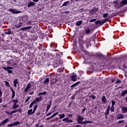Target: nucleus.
Here are the masks:
<instances>
[{"mask_svg": "<svg viewBox=\"0 0 127 127\" xmlns=\"http://www.w3.org/2000/svg\"><path fill=\"white\" fill-rule=\"evenodd\" d=\"M3 69L5 70V71H7V73H8L9 74H11V73H12V70H13V67H10V66H4L3 67Z\"/></svg>", "mask_w": 127, "mask_h": 127, "instance_id": "f257e3e1", "label": "nucleus"}, {"mask_svg": "<svg viewBox=\"0 0 127 127\" xmlns=\"http://www.w3.org/2000/svg\"><path fill=\"white\" fill-rule=\"evenodd\" d=\"M126 4H127V0H122L120 5H119V6H118V8L123 7V6H125V5H126Z\"/></svg>", "mask_w": 127, "mask_h": 127, "instance_id": "f03ea898", "label": "nucleus"}, {"mask_svg": "<svg viewBox=\"0 0 127 127\" xmlns=\"http://www.w3.org/2000/svg\"><path fill=\"white\" fill-rule=\"evenodd\" d=\"M9 11H10V12H11V13H13V14H16L17 13H20V12H21V11H17L16 9L12 8L9 9Z\"/></svg>", "mask_w": 127, "mask_h": 127, "instance_id": "7ed1b4c3", "label": "nucleus"}, {"mask_svg": "<svg viewBox=\"0 0 127 127\" xmlns=\"http://www.w3.org/2000/svg\"><path fill=\"white\" fill-rule=\"evenodd\" d=\"M84 117L82 116H79L77 119V123H79V124H82L84 122Z\"/></svg>", "mask_w": 127, "mask_h": 127, "instance_id": "20e7f679", "label": "nucleus"}, {"mask_svg": "<svg viewBox=\"0 0 127 127\" xmlns=\"http://www.w3.org/2000/svg\"><path fill=\"white\" fill-rule=\"evenodd\" d=\"M90 42L91 40L87 39L83 42V44H85L87 48H88L89 46H91Z\"/></svg>", "mask_w": 127, "mask_h": 127, "instance_id": "39448f33", "label": "nucleus"}, {"mask_svg": "<svg viewBox=\"0 0 127 127\" xmlns=\"http://www.w3.org/2000/svg\"><path fill=\"white\" fill-rule=\"evenodd\" d=\"M8 122H9V119L6 118V119L4 120L3 121L0 123V127H2V126H4V125H5V124H7V123H8Z\"/></svg>", "mask_w": 127, "mask_h": 127, "instance_id": "423d86ee", "label": "nucleus"}, {"mask_svg": "<svg viewBox=\"0 0 127 127\" xmlns=\"http://www.w3.org/2000/svg\"><path fill=\"white\" fill-rule=\"evenodd\" d=\"M31 28H32V26H28L27 27H24L21 28L20 29V30H21L22 31H23L24 30H28L29 29H31Z\"/></svg>", "mask_w": 127, "mask_h": 127, "instance_id": "0eeeda50", "label": "nucleus"}, {"mask_svg": "<svg viewBox=\"0 0 127 127\" xmlns=\"http://www.w3.org/2000/svg\"><path fill=\"white\" fill-rule=\"evenodd\" d=\"M76 78H77V74L73 73L72 75L71 76V79L72 81H73V82L77 81V79Z\"/></svg>", "mask_w": 127, "mask_h": 127, "instance_id": "6e6552de", "label": "nucleus"}, {"mask_svg": "<svg viewBox=\"0 0 127 127\" xmlns=\"http://www.w3.org/2000/svg\"><path fill=\"white\" fill-rule=\"evenodd\" d=\"M93 33V29H90V28L85 29L86 34L89 35V34H91V33Z\"/></svg>", "mask_w": 127, "mask_h": 127, "instance_id": "1a4fd4ad", "label": "nucleus"}, {"mask_svg": "<svg viewBox=\"0 0 127 127\" xmlns=\"http://www.w3.org/2000/svg\"><path fill=\"white\" fill-rule=\"evenodd\" d=\"M63 122H66V123H73V121L72 120H69V118H65L63 120Z\"/></svg>", "mask_w": 127, "mask_h": 127, "instance_id": "9d476101", "label": "nucleus"}, {"mask_svg": "<svg viewBox=\"0 0 127 127\" xmlns=\"http://www.w3.org/2000/svg\"><path fill=\"white\" fill-rule=\"evenodd\" d=\"M35 5V3L33 1L29 2L27 4L28 7H31V6H34Z\"/></svg>", "mask_w": 127, "mask_h": 127, "instance_id": "9b49d317", "label": "nucleus"}, {"mask_svg": "<svg viewBox=\"0 0 127 127\" xmlns=\"http://www.w3.org/2000/svg\"><path fill=\"white\" fill-rule=\"evenodd\" d=\"M13 82L14 87H15V88H16L17 87L16 84H18V80L17 79V78L15 79Z\"/></svg>", "mask_w": 127, "mask_h": 127, "instance_id": "f8f14e48", "label": "nucleus"}, {"mask_svg": "<svg viewBox=\"0 0 127 127\" xmlns=\"http://www.w3.org/2000/svg\"><path fill=\"white\" fill-rule=\"evenodd\" d=\"M11 91L12 92V97L11 99H14V97H15V91L12 89V87L11 88Z\"/></svg>", "mask_w": 127, "mask_h": 127, "instance_id": "ddd939ff", "label": "nucleus"}, {"mask_svg": "<svg viewBox=\"0 0 127 127\" xmlns=\"http://www.w3.org/2000/svg\"><path fill=\"white\" fill-rule=\"evenodd\" d=\"M43 83L45 85H48V84H49V78H46L45 80L43 81Z\"/></svg>", "mask_w": 127, "mask_h": 127, "instance_id": "4468645a", "label": "nucleus"}, {"mask_svg": "<svg viewBox=\"0 0 127 127\" xmlns=\"http://www.w3.org/2000/svg\"><path fill=\"white\" fill-rule=\"evenodd\" d=\"M122 119H124V115L122 114H120L117 116L118 120H121Z\"/></svg>", "mask_w": 127, "mask_h": 127, "instance_id": "2eb2a0df", "label": "nucleus"}, {"mask_svg": "<svg viewBox=\"0 0 127 127\" xmlns=\"http://www.w3.org/2000/svg\"><path fill=\"white\" fill-rule=\"evenodd\" d=\"M110 107L108 106V108L106 110V112H105V116H108V115H109V113H110Z\"/></svg>", "mask_w": 127, "mask_h": 127, "instance_id": "dca6fc26", "label": "nucleus"}, {"mask_svg": "<svg viewBox=\"0 0 127 127\" xmlns=\"http://www.w3.org/2000/svg\"><path fill=\"white\" fill-rule=\"evenodd\" d=\"M122 113L123 114H126V113H127V107H123L122 108Z\"/></svg>", "mask_w": 127, "mask_h": 127, "instance_id": "f3484780", "label": "nucleus"}, {"mask_svg": "<svg viewBox=\"0 0 127 127\" xmlns=\"http://www.w3.org/2000/svg\"><path fill=\"white\" fill-rule=\"evenodd\" d=\"M90 13L94 15L96 12H97V9H92L90 11Z\"/></svg>", "mask_w": 127, "mask_h": 127, "instance_id": "a211bd4d", "label": "nucleus"}, {"mask_svg": "<svg viewBox=\"0 0 127 127\" xmlns=\"http://www.w3.org/2000/svg\"><path fill=\"white\" fill-rule=\"evenodd\" d=\"M59 116L60 120H62V119H64V118H65V114H59Z\"/></svg>", "mask_w": 127, "mask_h": 127, "instance_id": "6ab92c4d", "label": "nucleus"}, {"mask_svg": "<svg viewBox=\"0 0 127 127\" xmlns=\"http://www.w3.org/2000/svg\"><path fill=\"white\" fill-rule=\"evenodd\" d=\"M113 3H114V4H115V7H117L118 8H119V1L118 0H116V1H113Z\"/></svg>", "mask_w": 127, "mask_h": 127, "instance_id": "aec40b11", "label": "nucleus"}, {"mask_svg": "<svg viewBox=\"0 0 127 127\" xmlns=\"http://www.w3.org/2000/svg\"><path fill=\"white\" fill-rule=\"evenodd\" d=\"M42 96H40L36 98V100L37 101V102H41V101H42Z\"/></svg>", "mask_w": 127, "mask_h": 127, "instance_id": "412c9836", "label": "nucleus"}, {"mask_svg": "<svg viewBox=\"0 0 127 127\" xmlns=\"http://www.w3.org/2000/svg\"><path fill=\"white\" fill-rule=\"evenodd\" d=\"M95 24L97 25H102L103 24V23L102 21H101L100 20H97L96 21Z\"/></svg>", "mask_w": 127, "mask_h": 127, "instance_id": "4be33fe9", "label": "nucleus"}, {"mask_svg": "<svg viewBox=\"0 0 127 127\" xmlns=\"http://www.w3.org/2000/svg\"><path fill=\"white\" fill-rule=\"evenodd\" d=\"M30 88V84H28L26 88L24 90V92H27V91H28V90H29V89Z\"/></svg>", "mask_w": 127, "mask_h": 127, "instance_id": "5701e85b", "label": "nucleus"}, {"mask_svg": "<svg viewBox=\"0 0 127 127\" xmlns=\"http://www.w3.org/2000/svg\"><path fill=\"white\" fill-rule=\"evenodd\" d=\"M87 124H92V121H85L82 123L83 125H87Z\"/></svg>", "mask_w": 127, "mask_h": 127, "instance_id": "b1692460", "label": "nucleus"}, {"mask_svg": "<svg viewBox=\"0 0 127 127\" xmlns=\"http://www.w3.org/2000/svg\"><path fill=\"white\" fill-rule=\"evenodd\" d=\"M102 101L103 103H104V104H106V103H107V99H106V96H102Z\"/></svg>", "mask_w": 127, "mask_h": 127, "instance_id": "393cba45", "label": "nucleus"}, {"mask_svg": "<svg viewBox=\"0 0 127 127\" xmlns=\"http://www.w3.org/2000/svg\"><path fill=\"white\" fill-rule=\"evenodd\" d=\"M5 34H11V30H10V29H8V30L5 31Z\"/></svg>", "mask_w": 127, "mask_h": 127, "instance_id": "a878e982", "label": "nucleus"}, {"mask_svg": "<svg viewBox=\"0 0 127 127\" xmlns=\"http://www.w3.org/2000/svg\"><path fill=\"white\" fill-rule=\"evenodd\" d=\"M127 90H125L122 92L121 96H122V97H124V96H125V95H127Z\"/></svg>", "mask_w": 127, "mask_h": 127, "instance_id": "bb28decb", "label": "nucleus"}, {"mask_svg": "<svg viewBox=\"0 0 127 127\" xmlns=\"http://www.w3.org/2000/svg\"><path fill=\"white\" fill-rule=\"evenodd\" d=\"M78 84H80V81H78L75 83H74L73 84H72L70 88H73V87H76L77 86V85H78Z\"/></svg>", "mask_w": 127, "mask_h": 127, "instance_id": "cd10ccee", "label": "nucleus"}, {"mask_svg": "<svg viewBox=\"0 0 127 127\" xmlns=\"http://www.w3.org/2000/svg\"><path fill=\"white\" fill-rule=\"evenodd\" d=\"M85 57H86L87 58V57H88V58H90V54H89V52H85Z\"/></svg>", "mask_w": 127, "mask_h": 127, "instance_id": "c85d7f7f", "label": "nucleus"}, {"mask_svg": "<svg viewBox=\"0 0 127 127\" xmlns=\"http://www.w3.org/2000/svg\"><path fill=\"white\" fill-rule=\"evenodd\" d=\"M19 107V105L15 104V105H13L12 109H13V110H15V109H16L17 108H18Z\"/></svg>", "mask_w": 127, "mask_h": 127, "instance_id": "c756f323", "label": "nucleus"}, {"mask_svg": "<svg viewBox=\"0 0 127 127\" xmlns=\"http://www.w3.org/2000/svg\"><path fill=\"white\" fill-rule=\"evenodd\" d=\"M46 94H47V92L46 91H44L43 92L39 93L38 94V96H41L42 95H46Z\"/></svg>", "mask_w": 127, "mask_h": 127, "instance_id": "7c9ffc66", "label": "nucleus"}, {"mask_svg": "<svg viewBox=\"0 0 127 127\" xmlns=\"http://www.w3.org/2000/svg\"><path fill=\"white\" fill-rule=\"evenodd\" d=\"M82 21L80 20V21H77V22H76V25H77V26H80V25H81L82 24Z\"/></svg>", "mask_w": 127, "mask_h": 127, "instance_id": "2f4dec72", "label": "nucleus"}, {"mask_svg": "<svg viewBox=\"0 0 127 127\" xmlns=\"http://www.w3.org/2000/svg\"><path fill=\"white\" fill-rule=\"evenodd\" d=\"M27 114H28V115H33V113H32V109H29V110L28 111Z\"/></svg>", "mask_w": 127, "mask_h": 127, "instance_id": "473e14b6", "label": "nucleus"}, {"mask_svg": "<svg viewBox=\"0 0 127 127\" xmlns=\"http://www.w3.org/2000/svg\"><path fill=\"white\" fill-rule=\"evenodd\" d=\"M5 86H7V87H10V85H9V83L7 81H4Z\"/></svg>", "mask_w": 127, "mask_h": 127, "instance_id": "72a5a7b5", "label": "nucleus"}, {"mask_svg": "<svg viewBox=\"0 0 127 127\" xmlns=\"http://www.w3.org/2000/svg\"><path fill=\"white\" fill-rule=\"evenodd\" d=\"M21 24H22V23H19V24L15 25V27L16 28H19V27H21Z\"/></svg>", "mask_w": 127, "mask_h": 127, "instance_id": "f704fd0d", "label": "nucleus"}, {"mask_svg": "<svg viewBox=\"0 0 127 127\" xmlns=\"http://www.w3.org/2000/svg\"><path fill=\"white\" fill-rule=\"evenodd\" d=\"M12 102H13V103H14L13 105H16V104H17V103H18V100L13 99L12 100Z\"/></svg>", "mask_w": 127, "mask_h": 127, "instance_id": "c9c22d12", "label": "nucleus"}, {"mask_svg": "<svg viewBox=\"0 0 127 127\" xmlns=\"http://www.w3.org/2000/svg\"><path fill=\"white\" fill-rule=\"evenodd\" d=\"M68 3H69V1H67L64 2L63 4V6H66V5H67V4H68Z\"/></svg>", "mask_w": 127, "mask_h": 127, "instance_id": "e433bc0d", "label": "nucleus"}, {"mask_svg": "<svg viewBox=\"0 0 127 127\" xmlns=\"http://www.w3.org/2000/svg\"><path fill=\"white\" fill-rule=\"evenodd\" d=\"M13 124H14V126H17V125H19V124H20V122H14Z\"/></svg>", "mask_w": 127, "mask_h": 127, "instance_id": "4c0bfd02", "label": "nucleus"}, {"mask_svg": "<svg viewBox=\"0 0 127 127\" xmlns=\"http://www.w3.org/2000/svg\"><path fill=\"white\" fill-rule=\"evenodd\" d=\"M38 108V105H35L34 106V107H33V110H34L35 111H36V110H37Z\"/></svg>", "mask_w": 127, "mask_h": 127, "instance_id": "58836bf2", "label": "nucleus"}, {"mask_svg": "<svg viewBox=\"0 0 127 127\" xmlns=\"http://www.w3.org/2000/svg\"><path fill=\"white\" fill-rule=\"evenodd\" d=\"M121 83H122V81L120 79H118L116 82V84H121Z\"/></svg>", "mask_w": 127, "mask_h": 127, "instance_id": "ea45409f", "label": "nucleus"}, {"mask_svg": "<svg viewBox=\"0 0 127 127\" xmlns=\"http://www.w3.org/2000/svg\"><path fill=\"white\" fill-rule=\"evenodd\" d=\"M32 104H33V105H34L35 104H37V101L36 100V99H35V100L33 101V102H32Z\"/></svg>", "mask_w": 127, "mask_h": 127, "instance_id": "a19ab883", "label": "nucleus"}, {"mask_svg": "<svg viewBox=\"0 0 127 127\" xmlns=\"http://www.w3.org/2000/svg\"><path fill=\"white\" fill-rule=\"evenodd\" d=\"M7 127H14V124H9V125H7Z\"/></svg>", "mask_w": 127, "mask_h": 127, "instance_id": "79ce46f5", "label": "nucleus"}, {"mask_svg": "<svg viewBox=\"0 0 127 127\" xmlns=\"http://www.w3.org/2000/svg\"><path fill=\"white\" fill-rule=\"evenodd\" d=\"M90 98H91V99H92V100H95V99H96V96H94V95H92V96H91L90 97Z\"/></svg>", "mask_w": 127, "mask_h": 127, "instance_id": "37998d69", "label": "nucleus"}, {"mask_svg": "<svg viewBox=\"0 0 127 127\" xmlns=\"http://www.w3.org/2000/svg\"><path fill=\"white\" fill-rule=\"evenodd\" d=\"M112 106L114 107V106H115V105H116V101H112Z\"/></svg>", "mask_w": 127, "mask_h": 127, "instance_id": "c03bdc74", "label": "nucleus"}, {"mask_svg": "<svg viewBox=\"0 0 127 127\" xmlns=\"http://www.w3.org/2000/svg\"><path fill=\"white\" fill-rule=\"evenodd\" d=\"M97 20V19H90V22H94V21H96Z\"/></svg>", "mask_w": 127, "mask_h": 127, "instance_id": "a18cd8bd", "label": "nucleus"}, {"mask_svg": "<svg viewBox=\"0 0 127 127\" xmlns=\"http://www.w3.org/2000/svg\"><path fill=\"white\" fill-rule=\"evenodd\" d=\"M51 115H52V112L48 113L46 116V117H49V116H51Z\"/></svg>", "mask_w": 127, "mask_h": 127, "instance_id": "49530a36", "label": "nucleus"}, {"mask_svg": "<svg viewBox=\"0 0 127 127\" xmlns=\"http://www.w3.org/2000/svg\"><path fill=\"white\" fill-rule=\"evenodd\" d=\"M108 15H109V14L104 13V14H103V17H107V16H108Z\"/></svg>", "mask_w": 127, "mask_h": 127, "instance_id": "de8ad7c7", "label": "nucleus"}, {"mask_svg": "<svg viewBox=\"0 0 127 127\" xmlns=\"http://www.w3.org/2000/svg\"><path fill=\"white\" fill-rule=\"evenodd\" d=\"M32 23V22L31 21H29L27 22L26 24L27 25H29L30 24H31Z\"/></svg>", "mask_w": 127, "mask_h": 127, "instance_id": "09e8293b", "label": "nucleus"}, {"mask_svg": "<svg viewBox=\"0 0 127 127\" xmlns=\"http://www.w3.org/2000/svg\"><path fill=\"white\" fill-rule=\"evenodd\" d=\"M78 73L79 74H80V75H82V74H84V71H82V70H79L78 71Z\"/></svg>", "mask_w": 127, "mask_h": 127, "instance_id": "8fccbe9b", "label": "nucleus"}, {"mask_svg": "<svg viewBox=\"0 0 127 127\" xmlns=\"http://www.w3.org/2000/svg\"><path fill=\"white\" fill-rule=\"evenodd\" d=\"M111 112H114V111H115V108L114 107V106H111Z\"/></svg>", "mask_w": 127, "mask_h": 127, "instance_id": "3c124183", "label": "nucleus"}, {"mask_svg": "<svg viewBox=\"0 0 127 127\" xmlns=\"http://www.w3.org/2000/svg\"><path fill=\"white\" fill-rule=\"evenodd\" d=\"M50 108H51V104H49V105L47 106V109L48 110H50Z\"/></svg>", "mask_w": 127, "mask_h": 127, "instance_id": "603ef678", "label": "nucleus"}, {"mask_svg": "<svg viewBox=\"0 0 127 127\" xmlns=\"http://www.w3.org/2000/svg\"><path fill=\"white\" fill-rule=\"evenodd\" d=\"M29 100H30V97H28V98L26 99V100H25V103H27V102H28Z\"/></svg>", "mask_w": 127, "mask_h": 127, "instance_id": "864d4df0", "label": "nucleus"}, {"mask_svg": "<svg viewBox=\"0 0 127 127\" xmlns=\"http://www.w3.org/2000/svg\"><path fill=\"white\" fill-rule=\"evenodd\" d=\"M58 114H59V113L57 112V113H56L53 114L52 115H53V116L54 117H56V116H57V115H58Z\"/></svg>", "mask_w": 127, "mask_h": 127, "instance_id": "5fc2aeb1", "label": "nucleus"}, {"mask_svg": "<svg viewBox=\"0 0 127 127\" xmlns=\"http://www.w3.org/2000/svg\"><path fill=\"white\" fill-rule=\"evenodd\" d=\"M1 97H2V91L0 89V98H1Z\"/></svg>", "mask_w": 127, "mask_h": 127, "instance_id": "6e6d98bb", "label": "nucleus"}, {"mask_svg": "<svg viewBox=\"0 0 127 127\" xmlns=\"http://www.w3.org/2000/svg\"><path fill=\"white\" fill-rule=\"evenodd\" d=\"M7 64H8V65H10L11 64V62L9 61H7Z\"/></svg>", "mask_w": 127, "mask_h": 127, "instance_id": "4d7b16f0", "label": "nucleus"}, {"mask_svg": "<svg viewBox=\"0 0 127 127\" xmlns=\"http://www.w3.org/2000/svg\"><path fill=\"white\" fill-rule=\"evenodd\" d=\"M107 19H105L103 21H102V24H104V23H105V22H107Z\"/></svg>", "mask_w": 127, "mask_h": 127, "instance_id": "13d9d810", "label": "nucleus"}, {"mask_svg": "<svg viewBox=\"0 0 127 127\" xmlns=\"http://www.w3.org/2000/svg\"><path fill=\"white\" fill-rule=\"evenodd\" d=\"M17 110H13L12 111V114H14L15 113H17Z\"/></svg>", "mask_w": 127, "mask_h": 127, "instance_id": "bf43d9fd", "label": "nucleus"}, {"mask_svg": "<svg viewBox=\"0 0 127 127\" xmlns=\"http://www.w3.org/2000/svg\"><path fill=\"white\" fill-rule=\"evenodd\" d=\"M32 106H33V104L31 103L29 106L30 109H31V108H32Z\"/></svg>", "mask_w": 127, "mask_h": 127, "instance_id": "052dcab7", "label": "nucleus"}, {"mask_svg": "<svg viewBox=\"0 0 127 127\" xmlns=\"http://www.w3.org/2000/svg\"><path fill=\"white\" fill-rule=\"evenodd\" d=\"M124 122H125V121H124V120L119 121V124H122V123H124Z\"/></svg>", "mask_w": 127, "mask_h": 127, "instance_id": "680f3d73", "label": "nucleus"}, {"mask_svg": "<svg viewBox=\"0 0 127 127\" xmlns=\"http://www.w3.org/2000/svg\"><path fill=\"white\" fill-rule=\"evenodd\" d=\"M71 99L72 100H74V99H75V96L73 95L72 96H71Z\"/></svg>", "mask_w": 127, "mask_h": 127, "instance_id": "e2e57ef3", "label": "nucleus"}, {"mask_svg": "<svg viewBox=\"0 0 127 127\" xmlns=\"http://www.w3.org/2000/svg\"><path fill=\"white\" fill-rule=\"evenodd\" d=\"M2 103V98H0V104H1Z\"/></svg>", "mask_w": 127, "mask_h": 127, "instance_id": "0e129e2a", "label": "nucleus"}, {"mask_svg": "<svg viewBox=\"0 0 127 127\" xmlns=\"http://www.w3.org/2000/svg\"><path fill=\"white\" fill-rule=\"evenodd\" d=\"M85 111H86V109H82V113H84V112H85Z\"/></svg>", "mask_w": 127, "mask_h": 127, "instance_id": "69168bd1", "label": "nucleus"}, {"mask_svg": "<svg viewBox=\"0 0 127 127\" xmlns=\"http://www.w3.org/2000/svg\"><path fill=\"white\" fill-rule=\"evenodd\" d=\"M5 113H6V114H7V115H9V112H8V111H5Z\"/></svg>", "mask_w": 127, "mask_h": 127, "instance_id": "338daca9", "label": "nucleus"}, {"mask_svg": "<svg viewBox=\"0 0 127 127\" xmlns=\"http://www.w3.org/2000/svg\"><path fill=\"white\" fill-rule=\"evenodd\" d=\"M75 127H82V126H81L80 125H76Z\"/></svg>", "mask_w": 127, "mask_h": 127, "instance_id": "774afa93", "label": "nucleus"}]
</instances>
